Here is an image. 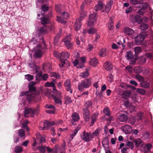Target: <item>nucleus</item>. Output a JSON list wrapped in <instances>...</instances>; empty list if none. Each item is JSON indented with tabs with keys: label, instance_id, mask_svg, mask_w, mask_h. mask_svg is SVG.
Wrapping results in <instances>:
<instances>
[{
	"label": "nucleus",
	"instance_id": "obj_34",
	"mask_svg": "<svg viewBox=\"0 0 153 153\" xmlns=\"http://www.w3.org/2000/svg\"><path fill=\"white\" fill-rule=\"evenodd\" d=\"M127 55L126 56L127 59H131L133 57V54L131 51H129L127 52Z\"/></svg>",
	"mask_w": 153,
	"mask_h": 153
},
{
	"label": "nucleus",
	"instance_id": "obj_23",
	"mask_svg": "<svg viewBox=\"0 0 153 153\" xmlns=\"http://www.w3.org/2000/svg\"><path fill=\"white\" fill-rule=\"evenodd\" d=\"M131 94V92L130 91H124L122 94V98L124 99H127Z\"/></svg>",
	"mask_w": 153,
	"mask_h": 153
},
{
	"label": "nucleus",
	"instance_id": "obj_47",
	"mask_svg": "<svg viewBox=\"0 0 153 153\" xmlns=\"http://www.w3.org/2000/svg\"><path fill=\"white\" fill-rule=\"evenodd\" d=\"M126 146L130 147L131 149H133L134 147L133 142L130 141L126 142Z\"/></svg>",
	"mask_w": 153,
	"mask_h": 153
},
{
	"label": "nucleus",
	"instance_id": "obj_40",
	"mask_svg": "<svg viewBox=\"0 0 153 153\" xmlns=\"http://www.w3.org/2000/svg\"><path fill=\"white\" fill-rule=\"evenodd\" d=\"M73 64L74 66H76L78 65V66L77 67V68H82L83 67V65L81 64L80 65V64H79V62L77 59L75 60L73 62Z\"/></svg>",
	"mask_w": 153,
	"mask_h": 153
},
{
	"label": "nucleus",
	"instance_id": "obj_42",
	"mask_svg": "<svg viewBox=\"0 0 153 153\" xmlns=\"http://www.w3.org/2000/svg\"><path fill=\"white\" fill-rule=\"evenodd\" d=\"M135 78L139 82H140V83L144 81V78L139 75L137 74L135 76Z\"/></svg>",
	"mask_w": 153,
	"mask_h": 153
},
{
	"label": "nucleus",
	"instance_id": "obj_13",
	"mask_svg": "<svg viewBox=\"0 0 153 153\" xmlns=\"http://www.w3.org/2000/svg\"><path fill=\"white\" fill-rule=\"evenodd\" d=\"M70 35L66 36L63 39V41L65 45L68 48H71L72 46V44L71 42Z\"/></svg>",
	"mask_w": 153,
	"mask_h": 153
},
{
	"label": "nucleus",
	"instance_id": "obj_58",
	"mask_svg": "<svg viewBox=\"0 0 153 153\" xmlns=\"http://www.w3.org/2000/svg\"><path fill=\"white\" fill-rule=\"evenodd\" d=\"M135 145L136 146H139L141 143V140L139 138L136 139L135 140Z\"/></svg>",
	"mask_w": 153,
	"mask_h": 153
},
{
	"label": "nucleus",
	"instance_id": "obj_43",
	"mask_svg": "<svg viewBox=\"0 0 153 153\" xmlns=\"http://www.w3.org/2000/svg\"><path fill=\"white\" fill-rule=\"evenodd\" d=\"M14 151L16 153H19L23 151V148L21 146H17L15 148Z\"/></svg>",
	"mask_w": 153,
	"mask_h": 153
},
{
	"label": "nucleus",
	"instance_id": "obj_5",
	"mask_svg": "<svg viewBox=\"0 0 153 153\" xmlns=\"http://www.w3.org/2000/svg\"><path fill=\"white\" fill-rule=\"evenodd\" d=\"M39 111L38 108L33 109L32 108H26L25 110L24 114L25 117H33L35 114H38Z\"/></svg>",
	"mask_w": 153,
	"mask_h": 153
},
{
	"label": "nucleus",
	"instance_id": "obj_38",
	"mask_svg": "<svg viewBox=\"0 0 153 153\" xmlns=\"http://www.w3.org/2000/svg\"><path fill=\"white\" fill-rule=\"evenodd\" d=\"M41 22L42 25H45L48 23L49 22V21L48 18L44 17L42 19Z\"/></svg>",
	"mask_w": 153,
	"mask_h": 153
},
{
	"label": "nucleus",
	"instance_id": "obj_50",
	"mask_svg": "<svg viewBox=\"0 0 153 153\" xmlns=\"http://www.w3.org/2000/svg\"><path fill=\"white\" fill-rule=\"evenodd\" d=\"M56 20L58 22L61 23L64 25L66 23V21L63 20L59 16H57Z\"/></svg>",
	"mask_w": 153,
	"mask_h": 153
},
{
	"label": "nucleus",
	"instance_id": "obj_51",
	"mask_svg": "<svg viewBox=\"0 0 153 153\" xmlns=\"http://www.w3.org/2000/svg\"><path fill=\"white\" fill-rule=\"evenodd\" d=\"M18 134L21 137L24 136L25 135V131L22 129H21L18 130Z\"/></svg>",
	"mask_w": 153,
	"mask_h": 153
},
{
	"label": "nucleus",
	"instance_id": "obj_37",
	"mask_svg": "<svg viewBox=\"0 0 153 153\" xmlns=\"http://www.w3.org/2000/svg\"><path fill=\"white\" fill-rule=\"evenodd\" d=\"M97 32V30L95 28L91 27L88 30V33L90 34H93Z\"/></svg>",
	"mask_w": 153,
	"mask_h": 153
},
{
	"label": "nucleus",
	"instance_id": "obj_18",
	"mask_svg": "<svg viewBox=\"0 0 153 153\" xmlns=\"http://www.w3.org/2000/svg\"><path fill=\"white\" fill-rule=\"evenodd\" d=\"M52 30V27L50 26L47 27L46 25H45L43 27H41L39 30L40 33L42 34L45 33L48 30Z\"/></svg>",
	"mask_w": 153,
	"mask_h": 153
},
{
	"label": "nucleus",
	"instance_id": "obj_22",
	"mask_svg": "<svg viewBox=\"0 0 153 153\" xmlns=\"http://www.w3.org/2000/svg\"><path fill=\"white\" fill-rule=\"evenodd\" d=\"M118 119L120 121L125 122L127 121L128 117L126 115L124 114H120L118 117Z\"/></svg>",
	"mask_w": 153,
	"mask_h": 153
},
{
	"label": "nucleus",
	"instance_id": "obj_30",
	"mask_svg": "<svg viewBox=\"0 0 153 153\" xmlns=\"http://www.w3.org/2000/svg\"><path fill=\"white\" fill-rule=\"evenodd\" d=\"M150 86V84L149 82L146 81H143L140 83V86L144 88H148Z\"/></svg>",
	"mask_w": 153,
	"mask_h": 153
},
{
	"label": "nucleus",
	"instance_id": "obj_26",
	"mask_svg": "<svg viewBox=\"0 0 153 153\" xmlns=\"http://www.w3.org/2000/svg\"><path fill=\"white\" fill-rule=\"evenodd\" d=\"M106 49V48L102 49L99 52V55L100 57H104L107 55Z\"/></svg>",
	"mask_w": 153,
	"mask_h": 153
},
{
	"label": "nucleus",
	"instance_id": "obj_54",
	"mask_svg": "<svg viewBox=\"0 0 153 153\" xmlns=\"http://www.w3.org/2000/svg\"><path fill=\"white\" fill-rule=\"evenodd\" d=\"M50 76L51 77H53L56 78H59L60 77V76L59 74L54 72H51L50 74Z\"/></svg>",
	"mask_w": 153,
	"mask_h": 153
},
{
	"label": "nucleus",
	"instance_id": "obj_16",
	"mask_svg": "<svg viewBox=\"0 0 153 153\" xmlns=\"http://www.w3.org/2000/svg\"><path fill=\"white\" fill-rule=\"evenodd\" d=\"M144 36L142 35H139L135 37V40L137 44V45L141 44L142 42L144 39Z\"/></svg>",
	"mask_w": 153,
	"mask_h": 153
},
{
	"label": "nucleus",
	"instance_id": "obj_9",
	"mask_svg": "<svg viewBox=\"0 0 153 153\" xmlns=\"http://www.w3.org/2000/svg\"><path fill=\"white\" fill-rule=\"evenodd\" d=\"M129 19L131 22L133 23L137 22L138 24H140L142 22V18L139 15H134L131 14L129 16Z\"/></svg>",
	"mask_w": 153,
	"mask_h": 153
},
{
	"label": "nucleus",
	"instance_id": "obj_39",
	"mask_svg": "<svg viewBox=\"0 0 153 153\" xmlns=\"http://www.w3.org/2000/svg\"><path fill=\"white\" fill-rule=\"evenodd\" d=\"M92 102L91 100L86 101L85 105V108L88 109V108L91 107L92 106Z\"/></svg>",
	"mask_w": 153,
	"mask_h": 153
},
{
	"label": "nucleus",
	"instance_id": "obj_59",
	"mask_svg": "<svg viewBox=\"0 0 153 153\" xmlns=\"http://www.w3.org/2000/svg\"><path fill=\"white\" fill-rule=\"evenodd\" d=\"M137 91L143 95L145 93V91L144 90L139 88L137 89Z\"/></svg>",
	"mask_w": 153,
	"mask_h": 153
},
{
	"label": "nucleus",
	"instance_id": "obj_41",
	"mask_svg": "<svg viewBox=\"0 0 153 153\" xmlns=\"http://www.w3.org/2000/svg\"><path fill=\"white\" fill-rule=\"evenodd\" d=\"M130 1L131 4L134 5L140 4L142 2L141 0H130Z\"/></svg>",
	"mask_w": 153,
	"mask_h": 153
},
{
	"label": "nucleus",
	"instance_id": "obj_24",
	"mask_svg": "<svg viewBox=\"0 0 153 153\" xmlns=\"http://www.w3.org/2000/svg\"><path fill=\"white\" fill-rule=\"evenodd\" d=\"M98 64V61L95 58H93L90 59L89 64L92 66H95Z\"/></svg>",
	"mask_w": 153,
	"mask_h": 153
},
{
	"label": "nucleus",
	"instance_id": "obj_46",
	"mask_svg": "<svg viewBox=\"0 0 153 153\" xmlns=\"http://www.w3.org/2000/svg\"><path fill=\"white\" fill-rule=\"evenodd\" d=\"M149 27V25L147 24L143 23L140 25V27L142 30H146Z\"/></svg>",
	"mask_w": 153,
	"mask_h": 153
},
{
	"label": "nucleus",
	"instance_id": "obj_6",
	"mask_svg": "<svg viewBox=\"0 0 153 153\" xmlns=\"http://www.w3.org/2000/svg\"><path fill=\"white\" fill-rule=\"evenodd\" d=\"M54 95L53 97L55 102L56 103L61 104L62 103L61 100V93L59 91H57L55 90L53 92Z\"/></svg>",
	"mask_w": 153,
	"mask_h": 153
},
{
	"label": "nucleus",
	"instance_id": "obj_53",
	"mask_svg": "<svg viewBox=\"0 0 153 153\" xmlns=\"http://www.w3.org/2000/svg\"><path fill=\"white\" fill-rule=\"evenodd\" d=\"M140 6H141L142 7H141V10L142 9H145L148 6V4L147 3H141V2L140 4Z\"/></svg>",
	"mask_w": 153,
	"mask_h": 153
},
{
	"label": "nucleus",
	"instance_id": "obj_28",
	"mask_svg": "<svg viewBox=\"0 0 153 153\" xmlns=\"http://www.w3.org/2000/svg\"><path fill=\"white\" fill-rule=\"evenodd\" d=\"M65 100V103L66 104H69L72 102V100L70 97L65 96L64 97Z\"/></svg>",
	"mask_w": 153,
	"mask_h": 153
},
{
	"label": "nucleus",
	"instance_id": "obj_27",
	"mask_svg": "<svg viewBox=\"0 0 153 153\" xmlns=\"http://www.w3.org/2000/svg\"><path fill=\"white\" fill-rule=\"evenodd\" d=\"M72 120L75 121H77L79 119V116L76 113H73L72 116Z\"/></svg>",
	"mask_w": 153,
	"mask_h": 153
},
{
	"label": "nucleus",
	"instance_id": "obj_19",
	"mask_svg": "<svg viewBox=\"0 0 153 153\" xmlns=\"http://www.w3.org/2000/svg\"><path fill=\"white\" fill-rule=\"evenodd\" d=\"M123 31L125 34L129 36L132 35L134 32L132 29L128 27L124 28Z\"/></svg>",
	"mask_w": 153,
	"mask_h": 153
},
{
	"label": "nucleus",
	"instance_id": "obj_14",
	"mask_svg": "<svg viewBox=\"0 0 153 153\" xmlns=\"http://www.w3.org/2000/svg\"><path fill=\"white\" fill-rule=\"evenodd\" d=\"M91 133L90 132H84L81 134V138L84 141L86 142H89L91 140V139L90 137V135Z\"/></svg>",
	"mask_w": 153,
	"mask_h": 153
},
{
	"label": "nucleus",
	"instance_id": "obj_36",
	"mask_svg": "<svg viewBox=\"0 0 153 153\" xmlns=\"http://www.w3.org/2000/svg\"><path fill=\"white\" fill-rule=\"evenodd\" d=\"M98 114L97 113H94L93 115H92L91 117V124L92 126L94 124V122L96 120L97 118Z\"/></svg>",
	"mask_w": 153,
	"mask_h": 153
},
{
	"label": "nucleus",
	"instance_id": "obj_11",
	"mask_svg": "<svg viewBox=\"0 0 153 153\" xmlns=\"http://www.w3.org/2000/svg\"><path fill=\"white\" fill-rule=\"evenodd\" d=\"M38 149L41 153H45L46 149L47 150L48 153H51L53 151L49 146L43 145L38 147Z\"/></svg>",
	"mask_w": 153,
	"mask_h": 153
},
{
	"label": "nucleus",
	"instance_id": "obj_1",
	"mask_svg": "<svg viewBox=\"0 0 153 153\" xmlns=\"http://www.w3.org/2000/svg\"><path fill=\"white\" fill-rule=\"evenodd\" d=\"M112 2V1H110L105 6H104L102 2L99 1L98 2V4L94 7V10L95 11H97L102 9L103 12L105 11L108 13L111 8Z\"/></svg>",
	"mask_w": 153,
	"mask_h": 153
},
{
	"label": "nucleus",
	"instance_id": "obj_33",
	"mask_svg": "<svg viewBox=\"0 0 153 153\" xmlns=\"http://www.w3.org/2000/svg\"><path fill=\"white\" fill-rule=\"evenodd\" d=\"M35 96L36 95L34 94H31L29 95H27V96L26 99L30 102L32 100Z\"/></svg>",
	"mask_w": 153,
	"mask_h": 153
},
{
	"label": "nucleus",
	"instance_id": "obj_57",
	"mask_svg": "<svg viewBox=\"0 0 153 153\" xmlns=\"http://www.w3.org/2000/svg\"><path fill=\"white\" fill-rule=\"evenodd\" d=\"M41 8L43 11L46 12L48 10L49 7L46 5H43L41 7Z\"/></svg>",
	"mask_w": 153,
	"mask_h": 153
},
{
	"label": "nucleus",
	"instance_id": "obj_45",
	"mask_svg": "<svg viewBox=\"0 0 153 153\" xmlns=\"http://www.w3.org/2000/svg\"><path fill=\"white\" fill-rule=\"evenodd\" d=\"M55 10L57 13H60L61 11V8L60 5L56 4L55 5Z\"/></svg>",
	"mask_w": 153,
	"mask_h": 153
},
{
	"label": "nucleus",
	"instance_id": "obj_20",
	"mask_svg": "<svg viewBox=\"0 0 153 153\" xmlns=\"http://www.w3.org/2000/svg\"><path fill=\"white\" fill-rule=\"evenodd\" d=\"M104 66L105 69L107 71H110L113 68V66L110 62H106L104 64Z\"/></svg>",
	"mask_w": 153,
	"mask_h": 153
},
{
	"label": "nucleus",
	"instance_id": "obj_10",
	"mask_svg": "<svg viewBox=\"0 0 153 153\" xmlns=\"http://www.w3.org/2000/svg\"><path fill=\"white\" fill-rule=\"evenodd\" d=\"M54 122H50L48 121H45L43 122L40 123V125H42L43 126V128L44 130L48 129L50 127L54 125Z\"/></svg>",
	"mask_w": 153,
	"mask_h": 153
},
{
	"label": "nucleus",
	"instance_id": "obj_48",
	"mask_svg": "<svg viewBox=\"0 0 153 153\" xmlns=\"http://www.w3.org/2000/svg\"><path fill=\"white\" fill-rule=\"evenodd\" d=\"M141 49L140 47L138 46L134 48V51L136 54H138L141 51Z\"/></svg>",
	"mask_w": 153,
	"mask_h": 153
},
{
	"label": "nucleus",
	"instance_id": "obj_32",
	"mask_svg": "<svg viewBox=\"0 0 153 153\" xmlns=\"http://www.w3.org/2000/svg\"><path fill=\"white\" fill-rule=\"evenodd\" d=\"M79 129V127H77L72 132V133L70 135V138L71 140L73 139L74 137L76 135Z\"/></svg>",
	"mask_w": 153,
	"mask_h": 153
},
{
	"label": "nucleus",
	"instance_id": "obj_3",
	"mask_svg": "<svg viewBox=\"0 0 153 153\" xmlns=\"http://www.w3.org/2000/svg\"><path fill=\"white\" fill-rule=\"evenodd\" d=\"M85 12H83L82 10L80 12V17L79 18L76 19L74 25L75 29L76 30H79L81 26V21L83 19V17L86 16Z\"/></svg>",
	"mask_w": 153,
	"mask_h": 153
},
{
	"label": "nucleus",
	"instance_id": "obj_4",
	"mask_svg": "<svg viewBox=\"0 0 153 153\" xmlns=\"http://www.w3.org/2000/svg\"><path fill=\"white\" fill-rule=\"evenodd\" d=\"M97 14L95 13L91 14L89 15L88 20L87 24L89 26H93L97 22Z\"/></svg>",
	"mask_w": 153,
	"mask_h": 153
},
{
	"label": "nucleus",
	"instance_id": "obj_2",
	"mask_svg": "<svg viewBox=\"0 0 153 153\" xmlns=\"http://www.w3.org/2000/svg\"><path fill=\"white\" fill-rule=\"evenodd\" d=\"M69 56V54L68 52H62L61 53V63L59 64L60 67L65 66V65L69 64L68 61L67 59Z\"/></svg>",
	"mask_w": 153,
	"mask_h": 153
},
{
	"label": "nucleus",
	"instance_id": "obj_55",
	"mask_svg": "<svg viewBox=\"0 0 153 153\" xmlns=\"http://www.w3.org/2000/svg\"><path fill=\"white\" fill-rule=\"evenodd\" d=\"M28 65L30 68H32L33 69H35V70L36 69V68L38 67L36 66L35 64L33 62H30V63L28 64Z\"/></svg>",
	"mask_w": 153,
	"mask_h": 153
},
{
	"label": "nucleus",
	"instance_id": "obj_49",
	"mask_svg": "<svg viewBox=\"0 0 153 153\" xmlns=\"http://www.w3.org/2000/svg\"><path fill=\"white\" fill-rule=\"evenodd\" d=\"M80 76L83 78H85L88 76V73L87 71L82 72L80 73Z\"/></svg>",
	"mask_w": 153,
	"mask_h": 153
},
{
	"label": "nucleus",
	"instance_id": "obj_60",
	"mask_svg": "<svg viewBox=\"0 0 153 153\" xmlns=\"http://www.w3.org/2000/svg\"><path fill=\"white\" fill-rule=\"evenodd\" d=\"M136 120L134 117H131L129 120V123L131 125L134 124L136 122Z\"/></svg>",
	"mask_w": 153,
	"mask_h": 153
},
{
	"label": "nucleus",
	"instance_id": "obj_29",
	"mask_svg": "<svg viewBox=\"0 0 153 153\" xmlns=\"http://www.w3.org/2000/svg\"><path fill=\"white\" fill-rule=\"evenodd\" d=\"M113 19L112 18H110V21L108 24V29L110 30H112L114 28V24L113 23L112 20Z\"/></svg>",
	"mask_w": 153,
	"mask_h": 153
},
{
	"label": "nucleus",
	"instance_id": "obj_56",
	"mask_svg": "<svg viewBox=\"0 0 153 153\" xmlns=\"http://www.w3.org/2000/svg\"><path fill=\"white\" fill-rule=\"evenodd\" d=\"M50 66L49 64L48 63H44L43 65V69L44 70H47L48 69H50Z\"/></svg>",
	"mask_w": 153,
	"mask_h": 153
},
{
	"label": "nucleus",
	"instance_id": "obj_44",
	"mask_svg": "<svg viewBox=\"0 0 153 153\" xmlns=\"http://www.w3.org/2000/svg\"><path fill=\"white\" fill-rule=\"evenodd\" d=\"M134 70V72L137 74L140 73L142 71L141 68L139 67H135Z\"/></svg>",
	"mask_w": 153,
	"mask_h": 153
},
{
	"label": "nucleus",
	"instance_id": "obj_7",
	"mask_svg": "<svg viewBox=\"0 0 153 153\" xmlns=\"http://www.w3.org/2000/svg\"><path fill=\"white\" fill-rule=\"evenodd\" d=\"M42 48L40 45H37L35 47L33 51L35 52L33 56L36 58H39L41 57L42 55Z\"/></svg>",
	"mask_w": 153,
	"mask_h": 153
},
{
	"label": "nucleus",
	"instance_id": "obj_64",
	"mask_svg": "<svg viewBox=\"0 0 153 153\" xmlns=\"http://www.w3.org/2000/svg\"><path fill=\"white\" fill-rule=\"evenodd\" d=\"M152 145L151 144L149 143L147 144H146V147L147 149V151H149L150 149L152 148Z\"/></svg>",
	"mask_w": 153,
	"mask_h": 153
},
{
	"label": "nucleus",
	"instance_id": "obj_25",
	"mask_svg": "<svg viewBox=\"0 0 153 153\" xmlns=\"http://www.w3.org/2000/svg\"><path fill=\"white\" fill-rule=\"evenodd\" d=\"M36 84V83L34 82H31L29 83V87L30 91V92H33L36 89L33 86Z\"/></svg>",
	"mask_w": 153,
	"mask_h": 153
},
{
	"label": "nucleus",
	"instance_id": "obj_52",
	"mask_svg": "<svg viewBox=\"0 0 153 153\" xmlns=\"http://www.w3.org/2000/svg\"><path fill=\"white\" fill-rule=\"evenodd\" d=\"M25 78L28 81L31 80L33 79V75L28 74L25 75Z\"/></svg>",
	"mask_w": 153,
	"mask_h": 153
},
{
	"label": "nucleus",
	"instance_id": "obj_62",
	"mask_svg": "<svg viewBox=\"0 0 153 153\" xmlns=\"http://www.w3.org/2000/svg\"><path fill=\"white\" fill-rule=\"evenodd\" d=\"M103 112L107 115L109 116L110 114L109 110L108 108H106L103 110Z\"/></svg>",
	"mask_w": 153,
	"mask_h": 153
},
{
	"label": "nucleus",
	"instance_id": "obj_21",
	"mask_svg": "<svg viewBox=\"0 0 153 153\" xmlns=\"http://www.w3.org/2000/svg\"><path fill=\"white\" fill-rule=\"evenodd\" d=\"M35 71L36 73V80L38 79V81H39L40 77L41 76H42V72L40 71V68L39 67L36 68Z\"/></svg>",
	"mask_w": 153,
	"mask_h": 153
},
{
	"label": "nucleus",
	"instance_id": "obj_35",
	"mask_svg": "<svg viewBox=\"0 0 153 153\" xmlns=\"http://www.w3.org/2000/svg\"><path fill=\"white\" fill-rule=\"evenodd\" d=\"M45 86L50 87H53V89L54 90V91L55 90V89L54 88V84L53 83V82H47L46 83H45Z\"/></svg>",
	"mask_w": 153,
	"mask_h": 153
},
{
	"label": "nucleus",
	"instance_id": "obj_15",
	"mask_svg": "<svg viewBox=\"0 0 153 153\" xmlns=\"http://www.w3.org/2000/svg\"><path fill=\"white\" fill-rule=\"evenodd\" d=\"M132 127L128 125H125L122 127V129L126 134H129L132 131Z\"/></svg>",
	"mask_w": 153,
	"mask_h": 153
},
{
	"label": "nucleus",
	"instance_id": "obj_63",
	"mask_svg": "<svg viewBox=\"0 0 153 153\" xmlns=\"http://www.w3.org/2000/svg\"><path fill=\"white\" fill-rule=\"evenodd\" d=\"M45 107L47 108L52 109L53 110L55 109V107L51 105H45Z\"/></svg>",
	"mask_w": 153,
	"mask_h": 153
},
{
	"label": "nucleus",
	"instance_id": "obj_61",
	"mask_svg": "<svg viewBox=\"0 0 153 153\" xmlns=\"http://www.w3.org/2000/svg\"><path fill=\"white\" fill-rule=\"evenodd\" d=\"M62 15L63 18L65 19H67L69 16L68 13L65 12H63L62 13Z\"/></svg>",
	"mask_w": 153,
	"mask_h": 153
},
{
	"label": "nucleus",
	"instance_id": "obj_31",
	"mask_svg": "<svg viewBox=\"0 0 153 153\" xmlns=\"http://www.w3.org/2000/svg\"><path fill=\"white\" fill-rule=\"evenodd\" d=\"M36 138L41 143H45V138L42 137L39 134H38L36 135Z\"/></svg>",
	"mask_w": 153,
	"mask_h": 153
},
{
	"label": "nucleus",
	"instance_id": "obj_12",
	"mask_svg": "<svg viewBox=\"0 0 153 153\" xmlns=\"http://www.w3.org/2000/svg\"><path fill=\"white\" fill-rule=\"evenodd\" d=\"M64 86L68 92H69L70 93H72V89L71 88V85L70 81L69 79L66 80L64 82Z\"/></svg>",
	"mask_w": 153,
	"mask_h": 153
},
{
	"label": "nucleus",
	"instance_id": "obj_8",
	"mask_svg": "<svg viewBox=\"0 0 153 153\" xmlns=\"http://www.w3.org/2000/svg\"><path fill=\"white\" fill-rule=\"evenodd\" d=\"M91 83V80L88 79H85L81 82V83L78 85V88L79 90H82V88H85L88 87Z\"/></svg>",
	"mask_w": 153,
	"mask_h": 153
},
{
	"label": "nucleus",
	"instance_id": "obj_17",
	"mask_svg": "<svg viewBox=\"0 0 153 153\" xmlns=\"http://www.w3.org/2000/svg\"><path fill=\"white\" fill-rule=\"evenodd\" d=\"M84 111L83 117L86 121L89 120L90 119L89 111L88 109L84 108L83 109Z\"/></svg>",
	"mask_w": 153,
	"mask_h": 153
}]
</instances>
